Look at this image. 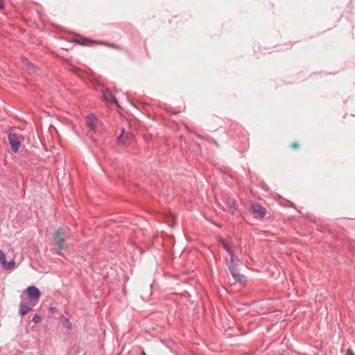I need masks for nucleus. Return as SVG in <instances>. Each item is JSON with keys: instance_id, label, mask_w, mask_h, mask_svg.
<instances>
[{"instance_id": "obj_1", "label": "nucleus", "mask_w": 355, "mask_h": 355, "mask_svg": "<svg viewBox=\"0 0 355 355\" xmlns=\"http://www.w3.org/2000/svg\"><path fill=\"white\" fill-rule=\"evenodd\" d=\"M69 230L68 228H59L53 235L55 245L60 250H64V243L69 238Z\"/></svg>"}, {"instance_id": "obj_2", "label": "nucleus", "mask_w": 355, "mask_h": 355, "mask_svg": "<svg viewBox=\"0 0 355 355\" xmlns=\"http://www.w3.org/2000/svg\"><path fill=\"white\" fill-rule=\"evenodd\" d=\"M220 243L222 247L228 252L230 257V260L232 264L234 263V244L233 243L232 239L230 236L225 238H220L219 239Z\"/></svg>"}, {"instance_id": "obj_3", "label": "nucleus", "mask_w": 355, "mask_h": 355, "mask_svg": "<svg viewBox=\"0 0 355 355\" xmlns=\"http://www.w3.org/2000/svg\"><path fill=\"white\" fill-rule=\"evenodd\" d=\"M26 292L29 300L37 304L41 297V292L39 288L35 286H29L27 287Z\"/></svg>"}, {"instance_id": "obj_4", "label": "nucleus", "mask_w": 355, "mask_h": 355, "mask_svg": "<svg viewBox=\"0 0 355 355\" xmlns=\"http://www.w3.org/2000/svg\"><path fill=\"white\" fill-rule=\"evenodd\" d=\"M8 141L12 150L17 153L21 146L20 136L17 133L10 132L8 135Z\"/></svg>"}, {"instance_id": "obj_5", "label": "nucleus", "mask_w": 355, "mask_h": 355, "mask_svg": "<svg viewBox=\"0 0 355 355\" xmlns=\"http://www.w3.org/2000/svg\"><path fill=\"white\" fill-rule=\"evenodd\" d=\"M227 273H230L235 279L236 282L240 284L244 285L247 282V277L241 274L239 271V268H228Z\"/></svg>"}, {"instance_id": "obj_6", "label": "nucleus", "mask_w": 355, "mask_h": 355, "mask_svg": "<svg viewBox=\"0 0 355 355\" xmlns=\"http://www.w3.org/2000/svg\"><path fill=\"white\" fill-rule=\"evenodd\" d=\"M102 93L103 101H105L106 103L114 104L116 107H120V105L118 102V100L110 89L103 90Z\"/></svg>"}, {"instance_id": "obj_7", "label": "nucleus", "mask_w": 355, "mask_h": 355, "mask_svg": "<svg viewBox=\"0 0 355 355\" xmlns=\"http://www.w3.org/2000/svg\"><path fill=\"white\" fill-rule=\"evenodd\" d=\"M37 304V303L31 302L30 303H24L21 302L19 304V314L21 316H24L27 314L28 312L33 310V307Z\"/></svg>"}, {"instance_id": "obj_8", "label": "nucleus", "mask_w": 355, "mask_h": 355, "mask_svg": "<svg viewBox=\"0 0 355 355\" xmlns=\"http://www.w3.org/2000/svg\"><path fill=\"white\" fill-rule=\"evenodd\" d=\"M251 209L253 214L258 215L261 218H263L266 216V209L261 205L253 203L251 205Z\"/></svg>"}, {"instance_id": "obj_9", "label": "nucleus", "mask_w": 355, "mask_h": 355, "mask_svg": "<svg viewBox=\"0 0 355 355\" xmlns=\"http://www.w3.org/2000/svg\"><path fill=\"white\" fill-rule=\"evenodd\" d=\"M73 42L82 46H92L93 44H99V41L92 40L84 37H78L73 39Z\"/></svg>"}, {"instance_id": "obj_10", "label": "nucleus", "mask_w": 355, "mask_h": 355, "mask_svg": "<svg viewBox=\"0 0 355 355\" xmlns=\"http://www.w3.org/2000/svg\"><path fill=\"white\" fill-rule=\"evenodd\" d=\"M131 135L125 132L124 128L121 129V135L117 137V143L121 145H126L130 142Z\"/></svg>"}, {"instance_id": "obj_11", "label": "nucleus", "mask_w": 355, "mask_h": 355, "mask_svg": "<svg viewBox=\"0 0 355 355\" xmlns=\"http://www.w3.org/2000/svg\"><path fill=\"white\" fill-rule=\"evenodd\" d=\"M87 125L92 132H96V125L95 123V118L94 115H89L87 116Z\"/></svg>"}, {"instance_id": "obj_12", "label": "nucleus", "mask_w": 355, "mask_h": 355, "mask_svg": "<svg viewBox=\"0 0 355 355\" xmlns=\"http://www.w3.org/2000/svg\"><path fill=\"white\" fill-rule=\"evenodd\" d=\"M22 60L24 64L26 66L28 70H31L35 73H37L40 70V69L37 67H36L35 64L29 62L27 58H23Z\"/></svg>"}, {"instance_id": "obj_13", "label": "nucleus", "mask_w": 355, "mask_h": 355, "mask_svg": "<svg viewBox=\"0 0 355 355\" xmlns=\"http://www.w3.org/2000/svg\"><path fill=\"white\" fill-rule=\"evenodd\" d=\"M99 44L104 45V46H108V47L116 49V50L122 49V47L121 46L115 44L109 43L107 42H99Z\"/></svg>"}, {"instance_id": "obj_14", "label": "nucleus", "mask_w": 355, "mask_h": 355, "mask_svg": "<svg viewBox=\"0 0 355 355\" xmlns=\"http://www.w3.org/2000/svg\"><path fill=\"white\" fill-rule=\"evenodd\" d=\"M187 21L186 18L181 17V16L175 15V16H174V17L172 19H171L169 21V23L170 24L175 23V24H178L179 21L182 22V21Z\"/></svg>"}, {"instance_id": "obj_15", "label": "nucleus", "mask_w": 355, "mask_h": 355, "mask_svg": "<svg viewBox=\"0 0 355 355\" xmlns=\"http://www.w3.org/2000/svg\"><path fill=\"white\" fill-rule=\"evenodd\" d=\"M227 206L231 209L232 213L234 214V211H236L234 200H230L229 201H227Z\"/></svg>"}, {"instance_id": "obj_16", "label": "nucleus", "mask_w": 355, "mask_h": 355, "mask_svg": "<svg viewBox=\"0 0 355 355\" xmlns=\"http://www.w3.org/2000/svg\"><path fill=\"white\" fill-rule=\"evenodd\" d=\"M0 263L2 264L3 266H6L7 263L6 255L1 250H0Z\"/></svg>"}, {"instance_id": "obj_17", "label": "nucleus", "mask_w": 355, "mask_h": 355, "mask_svg": "<svg viewBox=\"0 0 355 355\" xmlns=\"http://www.w3.org/2000/svg\"><path fill=\"white\" fill-rule=\"evenodd\" d=\"M41 320V315L40 314H35L33 319H32V321L35 323H37L40 321Z\"/></svg>"}, {"instance_id": "obj_18", "label": "nucleus", "mask_w": 355, "mask_h": 355, "mask_svg": "<svg viewBox=\"0 0 355 355\" xmlns=\"http://www.w3.org/2000/svg\"><path fill=\"white\" fill-rule=\"evenodd\" d=\"M65 320H66V322H65V324H64V327H65L67 329H71L72 328V324H71V323L70 322L69 320V319H67V318H66V319H65Z\"/></svg>"}, {"instance_id": "obj_19", "label": "nucleus", "mask_w": 355, "mask_h": 355, "mask_svg": "<svg viewBox=\"0 0 355 355\" xmlns=\"http://www.w3.org/2000/svg\"><path fill=\"white\" fill-rule=\"evenodd\" d=\"M207 141L210 143H212L215 146H216L217 148H219V144L218 143L214 140V139L212 138H209V139H207Z\"/></svg>"}, {"instance_id": "obj_20", "label": "nucleus", "mask_w": 355, "mask_h": 355, "mask_svg": "<svg viewBox=\"0 0 355 355\" xmlns=\"http://www.w3.org/2000/svg\"><path fill=\"white\" fill-rule=\"evenodd\" d=\"M291 147L293 149L297 150L299 148V144L297 142H293L291 144Z\"/></svg>"}, {"instance_id": "obj_21", "label": "nucleus", "mask_w": 355, "mask_h": 355, "mask_svg": "<svg viewBox=\"0 0 355 355\" xmlns=\"http://www.w3.org/2000/svg\"><path fill=\"white\" fill-rule=\"evenodd\" d=\"M15 261L14 259H12L9 262H7L6 266H15Z\"/></svg>"}, {"instance_id": "obj_22", "label": "nucleus", "mask_w": 355, "mask_h": 355, "mask_svg": "<svg viewBox=\"0 0 355 355\" xmlns=\"http://www.w3.org/2000/svg\"><path fill=\"white\" fill-rule=\"evenodd\" d=\"M56 308L54 307V306H50L49 308V311L51 313H55L56 312Z\"/></svg>"}, {"instance_id": "obj_23", "label": "nucleus", "mask_w": 355, "mask_h": 355, "mask_svg": "<svg viewBox=\"0 0 355 355\" xmlns=\"http://www.w3.org/2000/svg\"><path fill=\"white\" fill-rule=\"evenodd\" d=\"M195 135L196 136V137H198L200 139H207V140L208 139H205V137H204L202 135H201L200 134L196 133Z\"/></svg>"}, {"instance_id": "obj_24", "label": "nucleus", "mask_w": 355, "mask_h": 355, "mask_svg": "<svg viewBox=\"0 0 355 355\" xmlns=\"http://www.w3.org/2000/svg\"><path fill=\"white\" fill-rule=\"evenodd\" d=\"M347 355H355L351 349L347 350Z\"/></svg>"}, {"instance_id": "obj_25", "label": "nucleus", "mask_w": 355, "mask_h": 355, "mask_svg": "<svg viewBox=\"0 0 355 355\" xmlns=\"http://www.w3.org/2000/svg\"><path fill=\"white\" fill-rule=\"evenodd\" d=\"M3 7H4V3H3V0H0V9L3 8Z\"/></svg>"}, {"instance_id": "obj_26", "label": "nucleus", "mask_w": 355, "mask_h": 355, "mask_svg": "<svg viewBox=\"0 0 355 355\" xmlns=\"http://www.w3.org/2000/svg\"><path fill=\"white\" fill-rule=\"evenodd\" d=\"M38 271L40 272H45V273H47V272H49V270H44V271L43 270L42 271V270H38Z\"/></svg>"}, {"instance_id": "obj_27", "label": "nucleus", "mask_w": 355, "mask_h": 355, "mask_svg": "<svg viewBox=\"0 0 355 355\" xmlns=\"http://www.w3.org/2000/svg\"><path fill=\"white\" fill-rule=\"evenodd\" d=\"M141 355H146V354L143 351V352H141Z\"/></svg>"}, {"instance_id": "obj_28", "label": "nucleus", "mask_w": 355, "mask_h": 355, "mask_svg": "<svg viewBox=\"0 0 355 355\" xmlns=\"http://www.w3.org/2000/svg\"><path fill=\"white\" fill-rule=\"evenodd\" d=\"M280 274V272H277V275L278 276Z\"/></svg>"}, {"instance_id": "obj_29", "label": "nucleus", "mask_w": 355, "mask_h": 355, "mask_svg": "<svg viewBox=\"0 0 355 355\" xmlns=\"http://www.w3.org/2000/svg\"><path fill=\"white\" fill-rule=\"evenodd\" d=\"M6 269H10L11 268H9V267H7V268H5Z\"/></svg>"}]
</instances>
